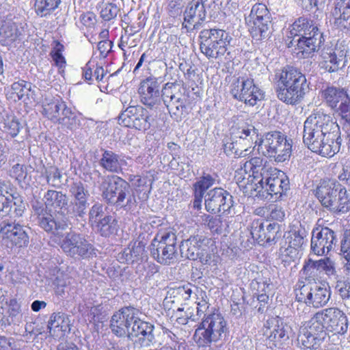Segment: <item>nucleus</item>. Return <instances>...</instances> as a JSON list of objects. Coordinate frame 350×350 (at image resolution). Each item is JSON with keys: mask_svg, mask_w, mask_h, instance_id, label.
I'll return each mask as SVG.
<instances>
[{"mask_svg": "<svg viewBox=\"0 0 350 350\" xmlns=\"http://www.w3.org/2000/svg\"><path fill=\"white\" fill-rule=\"evenodd\" d=\"M139 310L133 307H125L118 310L111 317L110 327L118 336L128 335L139 317Z\"/></svg>", "mask_w": 350, "mask_h": 350, "instance_id": "obj_19", "label": "nucleus"}, {"mask_svg": "<svg viewBox=\"0 0 350 350\" xmlns=\"http://www.w3.org/2000/svg\"><path fill=\"white\" fill-rule=\"evenodd\" d=\"M103 200L116 207H130L133 204L130 185L122 178L116 175L103 177L99 186Z\"/></svg>", "mask_w": 350, "mask_h": 350, "instance_id": "obj_4", "label": "nucleus"}, {"mask_svg": "<svg viewBox=\"0 0 350 350\" xmlns=\"http://www.w3.org/2000/svg\"><path fill=\"white\" fill-rule=\"evenodd\" d=\"M314 25L312 21L305 17H299L293 23L291 34L294 36L302 37L304 33L308 32Z\"/></svg>", "mask_w": 350, "mask_h": 350, "instance_id": "obj_48", "label": "nucleus"}, {"mask_svg": "<svg viewBox=\"0 0 350 350\" xmlns=\"http://www.w3.org/2000/svg\"><path fill=\"white\" fill-rule=\"evenodd\" d=\"M63 103L59 100H53L49 103L43 104L42 114L53 122L55 119H57L59 115L58 111L61 109V105Z\"/></svg>", "mask_w": 350, "mask_h": 350, "instance_id": "obj_52", "label": "nucleus"}, {"mask_svg": "<svg viewBox=\"0 0 350 350\" xmlns=\"http://www.w3.org/2000/svg\"><path fill=\"white\" fill-rule=\"evenodd\" d=\"M70 321L67 314L54 312L48 322L50 335L54 338H62L70 331Z\"/></svg>", "mask_w": 350, "mask_h": 350, "instance_id": "obj_33", "label": "nucleus"}, {"mask_svg": "<svg viewBox=\"0 0 350 350\" xmlns=\"http://www.w3.org/2000/svg\"><path fill=\"white\" fill-rule=\"evenodd\" d=\"M12 199L5 196L0 192V218L9 217L10 218L21 217L25 210V204L21 198Z\"/></svg>", "mask_w": 350, "mask_h": 350, "instance_id": "obj_29", "label": "nucleus"}, {"mask_svg": "<svg viewBox=\"0 0 350 350\" xmlns=\"http://www.w3.org/2000/svg\"><path fill=\"white\" fill-rule=\"evenodd\" d=\"M162 100L171 116L181 118L186 113L189 94L185 88L176 83H167L161 90Z\"/></svg>", "mask_w": 350, "mask_h": 350, "instance_id": "obj_13", "label": "nucleus"}, {"mask_svg": "<svg viewBox=\"0 0 350 350\" xmlns=\"http://www.w3.org/2000/svg\"><path fill=\"white\" fill-rule=\"evenodd\" d=\"M46 178L49 185L53 187H59L62 177L59 170L57 167H51L46 170Z\"/></svg>", "mask_w": 350, "mask_h": 350, "instance_id": "obj_62", "label": "nucleus"}, {"mask_svg": "<svg viewBox=\"0 0 350 350\" xmlns=\"http://www.w3.org/2000/svg\"><path fill=\"white\" fill-rule=\"evenodd\" d=\"M231 143L224 144L225 152L231 151L237 157H245L257 146L259 139L257 130L252 125L243 124L232 126Z\"/></svg>", "mask_w": 350, "mask_h": 350, "instance_id": "obj_6", "label": "nucleus"}, {"mask_svg": "<svg viewBox=\"0 0 350 350\" xmlns=\"http://www.w3.org/2000/svg\"><path fill=\"white\" fill-rule=\"evenodd\" d=\"M64 46L60 42L55 41V46L53 48V50L51 52V55L52 57L53 60L55 62L56 66L59 68V69H63L65 68L66 62L64 57L62 55V51L64 50Z\"/></svg>", "mask_w": 350, "mask_h": 350, "instance_id": "obj_58", "label": "nucleus"}, {"mask_svg": "<svg viewBox=\"0 0 350 350\" xmlns=\"http://www.w3.org/2000/svg\"><path fill=\"white\" fill-rule=\"evenodd\" d=\"M342 185L334 179L324 180L316 189V196L321 204L327 208L328 204H332V200L338 195Z\"/></svg>", "mask_w": 350, "mask_h": 350, "instance_id": "obj_31", "label": "nucleus"}, {"mask_svg": "<svg viewBox=\"0 0 350 350\" xmlns=\"http://www.w3.org/2000/svg\"><path fill=\"white\" fill-rule=\"evenodd\" d=\"M158 271L159 269L156 265L146 260H142L135 267V272L139 277L144 278L146 280H150Z\"/></svg>", "mask_w": 350, "mask_h": 350, "instance_id": "obj_49", "label": "nucleus"}, {"mask_svg": "<svg viewBox=\"0 0 350 350\" xmlns=\"http://www.w3.org/2000/svg\"><path fill=\"white\" fill-rule=\"evenodd\" d=\"M347 51L340 49L327 48L321 53V68L329 72H337L346 61Z\"/></svg>", "mask_w": 350, "mask_h": 350, "instance_id": "obj_26", "label": "nucleus"}, {"mask_svg": "<svg viewBox=\"0 0 350 350\" xmlns=\"http://www.w3.org/2000/svg\"><path fill=\"white\" fill-rule=\"evenodd\" d=\"M23 32V27L12 21L5 22L0 29V36L9 42L16 40Z\"/></svg>", "mask_w": 350, "mask_h": 350, "instance_id": "obj_41", "label": "nucleus"}, {"mask_svg": "<svg viewBox=\"0 0 350 350\" xmlns=\"http://www.w3.org/2000/svg\"><path fill=\"white\" fill-rule=\"evenodd\" d=\"M198 241L196 239H189L182 241L180 245V251L181 256L189 260H195L198 258H201L200 255V249H197Z\"/></svg>", "mask_w": 350, "mask_h": 350, "instance_id": "obj_43", "label": "nucleus"}, {"mask_svg": "<svg viewBox=\"0 0 350 350\" xmlns=\"http://www.w3.org/2000/svg\"><path fill=\"white\" fill-rule=\"evenodd\" d=\"M102 154L98 161L99 165L105 171L120 174L122 171V165L126 163L121 155L111 150L101 149Z\"/></svg>", "mask_w": 350, "mask_h": 350, "instance_id": "obj_32", "label": "nucleus"}, {"mask_svg": "<svg viewBox=\"0 0 350 350\" xmlns=\"http://www.w3.org/2000/svg\"><path fill=\"white\" fill-rule=\"evenodd\" d=\"M325 261V258L318 260L308 259L303 267L304 273L309 276H315L318 271H322Z\"/></svg>", "mask_w": 350, "mask_h": 350, "instance_id": "obj_59", "label": "nucleus"}, {"mask_svg": "<svg viewBox=\"0 0 350 350\" xmlns=\"http://www.w3.org/2000/svg\"><path fill=\"white\" fill-rule=\"evenodd\" d=\"M329 288L323 284L314 283L304 285L296 294L298 301H306L315 308H321L327 304L330 299Z\"/></svg>", "mask_w": 350, "mask_h": 350, "instance_id": "obj_18", "label": "nucleus"}, {"mask_svg": "<svg viewBox=\"0 0 350 350\" xmlns=\"http://www.w3.org/2000/svg\"><path fill=\"white\" fill-rule=\"evenodd\" d=\"M176 234L172 228L160 229L150 245L152 256L160 264L169 265L177 260Z\"/></svg>", "mask_w": 350, "mask_h": 350, "instance_id": "obj_5", "label": "nucleus"}, {"mask_svg": "<svg viewBox=\"0 0 350 350\" xmlns=\"http://www.w3.org/2000/svg\"><path fill=\"white\" fill-rule=\"evenodd\" d=\"M16 218H10L14 221L4 220L0 225V238L8 247H26L29 243V238L25 227L16 223Z\"/></svg>", "mask_w": 350, "mask_h": 350, "instance_id": "obj_14", "label": "nucleus"}, {"mask_svg": "<svg viewBox=\"0 0 350 350\" xmlns=\"http://www.w3.org/2000/svg\"><path fill=\"white\" fill-rule=\"evenodd\" d=\"M258 291L259 293L257 295V300L258 301L260 306L258 308V312L263 313L265 312V306L269 302V295L267 293L269 292V284L267 281L262 282H257Z\"/></svg>", "mask_w": 350, "mask_h": 350, "instance_id": "obj_50", "label": "nucleus"}, {"mask_svg": "<svg viewBox=\"0 0 350 350\" xmlns=\"http://www.w3.org/2000/svg\"><path fill=\"white\" fill-rule=\"evenodd\" d=\"M250 23L253 24L254 31L256 36L258 33L261 38H265L268 36L270 26V14L265 17L263 15L260 16L250 18Z\"/></svg>", "mask_w": 350, "mask_h": 350, "instance_id": "obj_44", "label": "nucleus"}, {"mask_svg": "<svg viewBox=\"0 0 350 350\" xmlns=\"http://www.w3.org/2000/svg\"><path fill=\"white\" fill-rule=\"evenodd\" d=\"M205 208L208 212L230 214L234 206L232 196L226 190L216 187L204 196Z\"/></svg>", "mask_w": 350, "mask_h": 350, "instance_id": "obj_16", "label": "nucleus"}, {"mask_svg": "<svg viewBox=\"0 0 350 350\" xmlns=\"http://www.w3.org/2000/svg\"><path fill=\"white\" fill-rule=\"evenodd\" d=\"M337 242L335 232L325 227L319 229L317 228L312 231L311 238V250L318 255L322 256L330 252Z\"/></svg>", "mask_w": 350, "mask_h": 350, "instance_id": "obj_22", "label": "nucleus"}, {"mask_svg": "<svg viewBox=\"0 0 350 350\" xmlns=\"http://www.w3.org/2000/svg\"><path fill=\"white\" fill-rule=\"evenodd\" d=\"M324 339L316 338V336L312 334L308 333L301 329L299 330V334L297 337L298 343L301 345V347L304 349H314L319 348L321 343Z\"/></svg>", "mask_w": 350, "mask_h": 350, "instance_id": "obj_46", "label": "nucleus"}, {"mask_svg": "<svg viewBox=\"0 0 350 350\" xmlns=\"http://www.w3.org/2000/svg\"><path fill=\"white\" fill-rule=\"evenodd\" d=\"M324 325L329 328L331 331L343 334L348 329V320L345 314L339 308L336 307L328 308L318 311Z\"/></svg>", "mask_w": 350, "mask_h": 350, "instance_id": "obj_25", "label": "nucleus"}, {"mask_svg": "<svg viewBox=\"0 0 350 350\" xmlns=\"http://www.w3.org/2000/svg\"><path fill=\"white\" fill-rule=\"evenodd\" d=\"M246 94L248 98H247L246 101H244V103L250 106H254L257 104L258 101H260L264 98L263 91L254 84L253 79L252 87Z\"/></svg>", "mask_w": 350, "mask_h": 350, "instance_id": "obj_56", "label": "nucleus"}, {"mask_svg": "<svg viewBox=\"0 0 350 350\" xmlns=\"http://www.w3.org/2000/svg\"><path fill=\"white\" fill-rule=\"evenodd\" d=\"M60 3V0H36L35 12L40 17H46L58 8Z\"/></svg>", "mask_w": 350, "mask_h": 350, "instance_id": "obj_42", "label": "nucleus"}, {"mask_svg": "<svg viewBox=\"0 0 350 350\" xmlns=\"http://www.w3.org/2000/svg\"><path fill=\"white\" fill-rule=\"evenodd\" d=\"M334 288L345 304L350 306V282L340 278L336 282Z\"/></svg>", "mask_w": 350, "mask_h": 350, "instance_id": "obj_51", "label": "nucleus"}, {"mask_svg": "<svg viewBox=\"0 0 350 350\" xmlns=\"http://www.w3.org/2000/svg\"><path fill=\"white\" fill-rule=\"evenodd\" d=\"M322 316H319L317 312L307 321H305L300 326L299 329L312 334L319 338L325 339L327 337L326 326L324 325L322 320Z\"/></svg>", "mask_w": 350, "mask_h": 350, "instance_id": "obj_37", "label": "nucleus"}, {"mask_svg": "<svg viewBox=\"0 0 350 350\" xmlns=\"http://www.w3.org/2000/svg\"><path fill=\"white\" fill-rule=\"evenodd\" d=\"M340 247V251L347 260L345 265V270L347 274L350 275V229L345 231Z\"/></svg>", "mask_w": 350, "mask_h": 350, "instance_id": "obj_57", "label": "nucleus"}, {"mask_svg": "<svg viewBox=\"0 0 350 350\" xmlns=\"http://www.w3.org/2000/svg\"><path fill=\"white\" fill-rule=\"evenodd\" d=\"M200 49L208 59H220L225 55L231 37L223 29H210L200 31Z\"/></svg>", "mask_w": 350, "mask_h": 350, "instance_id": "obj_9", "label": "nucleus"}, {"mask_svg": "<svg viewBox=\"0 0 350 350\" xmlns=\"http://www.w3.org/2000/svg\"><path fill=\"white\" fill-rule=\"evenodd\" d=\"M308 235V231L301 225H294L288 232L286 241L288 243V247L285 250L286 255L297 254V250L302 247L305 243V239Z\"/></svg>", "mask_w": 350, "mask_h": 350, "instance_id": "obj_34", "label": "nucleus"}, {"mask_svg": "<svg viewBox=\"0 0 350 350\" xmlns=\"http://www.w3.org/2000/svg\"><path fill=\"white\" fill-rule=\"evenodd\" d=\"M265 228L264 224L261 221H256L252 223L251 235L254 239L262 245L265 243Z\"/></svg>", "mask_w": 350, "mask_h": 350, "instance_id": "obj_61", "label": "nucleus"}, {"mask_svg": "<svg viewBox=\"0 0 350 350\" xmlns=\"http://www.w3.org/2000/svg\"><path fill=\"white\" fill-rule=\"evenodd\" d=\"M265 327L267 328V340L275 347L282 348L289 340L288 326L279 317H274L267 320Z\"/></svg>", "mask_w": 350, "mask_h": 350, "instance_id": "obj_24", "label": "nucleus"}, {"mask_svg": "<svg viewBox=\"0 0 350 350\" xmlns=\"http://www.w3.org/2000/svg\"><path fill=\"white\" fill-rule=\"evenodd\" d=\"M138 92L142 103L152 107L160 100V84L154 77H148L140 83Z\"/></svg>", "mask_w": 350, "mask_h": 350, "instance_id": "obj_27", "label": "nucleus"}, {"mask_svg": "<svg viewBox=\"0 0 350 350\" xmlns=\"http://www.w3.org/2000/svg\"><path fill=\"white\" fill-rule=\"evenodd\" d=\"M332 204H328L327 208L333 213H347L350 209V200L347 189L343 186L339 189L338 195L332 200Z\"/></svg>", "mask_w": 350, "mask_h": 350, "instance_id": "obj_39", "label": "nucleus"}, {"mask_svg": "<svg viewBox=\"0 0 350 350\" xmlns=\"http://www.w3.org/2000/svg\"><path fill=\"white\" fill-rule=\"evenodd\" d=\"M104 210V206L98 202L95 203L90 208L88 213L89 223L92 227L106 216Z\"/></svg>", "mask_w": 350, "mask_h": 350, "instance_id": "obj_55", "label": "nucleus"}, {"mask_svg": "<svg viewBox=\"0 0 350 350\" xmlns=\"http://www.w3.org/2000/svg\"><path fill=\"white\" fill-rule=\"evenodd\" d=\"M265 173V177L255 184L254 190L256 192V196L267 198L270 196L277 200L286 195L290 189L289 180L286 174L274 167L269 173Z\"/></svg>", "mask_w": 350, "mask_h": 350, "instance_id": "obj_8", "label": "nucleus"}, {"mask_svg": "<svg viewBox=\"0 0 350 350\" xmlns=\"http://www.w3.org/2000/svg\"><path fill=\"white\" fill-rule=\"evenodd\" d=\"M322 97L326 104L339 112L344 120L343 129L350 136V98L344 88L327 86L322 91Z\"/></svg>", "mask_w": 350, "mask_h": 350, "instance_id": "obj_12", "label": "nucleus"}, {"mask_svg": "<svg viewBox=\"0 0 350 350\" xmlns=\"http://www.w3.org/2000/svg\"><path fill=\"white\" fill-rule=\"evenodd\" d=\"M228 332L227 322L219 312L204 314L196 329L193 339L198 347H208L223 340Z\"/></svg>", "mask_w": 350, "mask_h": 350, "instance_id": "obj_3", "label": "nucleus"}, {"mask_svg": "<svg viewBox=\"0 0 350 350\" xmlns=\"http://www.w3.org/2000/svg\"><path fill=\"white\" fill-rule=\"evenodd\" d=\"M43 201L36 200L31 204L38 226L46 232L59 237V231L68 228V221L64 217H58L57 209L62 210L68 205V198L62 191L49 189L44 193Z\"/></svg>", "mask_w": 350, "mask_h": 350, "instance_id": "obj_1", "label": "nucleus"}, {"mask_svg": "<svg viewBox=\"0 0 350 350\" xmlns=\"http://www.w3.org/2000/svg\"><path fill=\"white\" fill-rule=\"evenodd\" d=\"M271 167L267 165V161L262 157H253L249 161H246L243 167L241 170L247 172V170L252 172V176L258 182V179H262L265 177V172L267 174L270 172Z\"/></svg>", "mask_w": 350, "mask_h": 350, "instance_id": "obj_36", "label": "nucleus"}, {"mask_svg": "<svg viewBox=\"0 0 350 350\" xmlns=\"http://www.w3.org/2000/svg\"><path fill=\"white\" fill-rule=\"evenodd\" d=\"M325 137L321 140V148L316 153L325 157H332L337 153L340 148L341 139L339 135L338 125L334 122H327L324 126Z\"/></svg>", "mask_w": 350, "mask_h": 350, "instance_id": "obj_23", "label": "nucleus"}, {"mask_svg": "<svg viewBox=\"0 0 350 350\" xmlns=\"http://www.w3.org/2000/svg\"><path fill=\"white\" fill-rule=\"evenodd\" d=\"M154 329L152 324L143 321L138 317L129 332V337H137L142 346L150 347L155 341Z\"/></svg>", "mask_w": 350, "mask_h": 350, "instance_id": "obj_30", "label": "nucleus"}, {"mask_svg": "<svg viewBox=\"0 0 350 350\" xmlns=\"http://www.w3.org/2000/svg\"><path fill=\"white\" fill-rule=\"evenodd\" d=\"M203 221L211 232H216L217 234L222 232L224 224L219 216L214 217L209 215H204Z\"/></svg>", "mask_w": 350, "mask_h": 350, "instance_id": "obj_60", "label": "nucleus"}, {"mask_svg": "<svg viewBox=\"0 0 350 350\" xmlns=\"http://www.w3.org/2000/svg\"><path fill=\"white\" fill-rule=\"evenodd\" d=\"M21 127L18 120L14 116H8L3 120L4 131L12 137H14L18 134Z\"/></svg>", "mask_w": 350, "mask_h": 350, "instance_id": "obj_53", "label": "nucleus"}, {"mask_svg": "<svg viewBox=\"0 0 350 350\" xmlns=\"http://www.w3.org/2000/svg\"><path fill=\"white\" fill-rule=\"evenodd\" d=\"M103 237H109L114 234L118 229L117 222L111 215H106L98 224L92 227Z\"/></svg>", "mask_w": 350, "mask_h": 350, "instance_id": "obj_45", "label": "nucleus"}, {"mask_svg": "<svg viewBox=\"0 0 350 350\" xmlns=\"http://www.w3.org/2000/svg\"><path fill=\"white\" fill-rule=\"evenodd\" d=\"M146 256L145 244L142 241H135L131 243L122 253L119 254V260L127 263H133L139 260L142 261Z\"/></svg>", "mask_w": 350, "mask_h": 350, "instance_id": "obj_35", "label": "nucleus"}, {"mask_svg": "<svg viewBox=\"0 0 350 350\" xmlns=\"http://www.w3.org/2000/svg\"><path fill=\"white\" fill-rule=\"evenodd\" d=\"M323 41L322 33L319 31L317 26L314 25L308 32L304 33V36L297 40L295 53L299 58H308L319 50Z\"/></svg>", "mask_w": 350, "mask_h": 350, "instance_id": "obj_20", "label": "nucleus"}, {"mask_svg": "<svg viewBox=\"0 0 350 350\" xmlns=\"http://www.w3.org/2000/svg\"><path fill=\"white\" fill-rule=\"evenodd\" d=\"M62 232L59 231V237H53L68 256L75 259H88L95 255L93 245L83 234L72 231L63 234Z\"/></svg>", "mask_w": 350, "mask_h": 350, "instance_id": "obj_10", "label": "nucleus"}, {"mask_svg": "<svg viewBox=\"0 0 350 350\" xmlns=\"http://www.w3.org/2000/svg\"><path fill=\"white\" fill-rule=\"evenodd\" d=\"M72 200L67 208V214L76 218H83L89 206L88 199L90 196L88 190L81 181L72 183L69 187Z\"/></svg>", "mask_w": 350, "mask_h": 350, "instance_id": "obj_17", "label": "nucleus"}, {"mask_svg": "<svg viewBox=\"0 0 350 350\" xmlns=\"http://www.w3.org/2000/svg\"><path fill=\"white\" fill-rule=\"evenodd\" d=\"M257 146L258 152L278 163L288 160L291 154V142L278 131L268 133L259 138Z\"/></svg>", "mask_w": 350, "mask_h": 350, "instance_id": "obj_7", "label": "nucleus"}, {"mask_svg": "<svg viewBox=\"0 0 350 350\" xmlns=\"http://www.w3.org/2000/svg\"><path fill=\"white\" fill-rule=\"evenodd\" d=\"M11 89L12 94L16 95L18 100H25L33 97L36 86L33 85L30 82L20 80L13 83Z\"/></svg>", "mask_w": 350, "mask_h": 350, "instance_id": "obj_40", "label": "nucleus"}, {"mask_svg": "<svg viewBox=\"0 0 350 350\" xmlns=\"http://www.w3.org/2000/svg\"><path fill=\"white\" fill-rule=\"evenodd\" d=\"M252 79L250 78H237L233 81L230 86V93L232 96L240 101H246L248 98L246 92L252 87Z\"/></svg>", "mask_w": 350, "mask_h": 350, "instance_id": "obj_38", "label": "nucleus"}, {"mask_svg": "<svg viewBox=\"0 0 350 350\" xmlns=\"http://www.w3.org/2000/svg\"><path fill=\"white\" fill-rule=\"evenodd\" d=\"M120 9L113 3H107L101 8L100 14V17L105 21H109L115 18Z\"/></svg>", "mask_w": 350, "mask_h": 350, "instance_id": "obj_63", "label": "nucleus"}, {"mask_svg": "<svg viewBox=\"0 0 350 350\" xmlns=\"http://www.w3.org/2000/svg\"><path fill=\"white\" fill-rule=\"evenodd\" d=\"M68 113L64 118L61 119L62 121L59 124L70 130L75 129L80 125V120L70 108Z\"/></svg>", "mask_w": 350, "mask_h": 350, "instance_id": "obj_64", "label": "nucleus"}, {"mask_svg": "<svg viewBox=\"0 0 350 350\" xmlns=\"http://www.w3.org/2000/svg\"><path fill=\"white\" fill-rule=\"evenodd\" d=\"M119 123L138 131H146L151 126V118L148 111L141 105L130 106L119 116Z\"/></svg>", "mask_w": 350, "mask_h": 350, "instance_id": "obj_15", "label": "nucleus"}, {"mask_svg": "<svg viewBox=\"0 0 350 350\" xmlns=\"http://www.w3.org/2000/svg\"><path fill=\"white\" fill-rule=\"evenodd\" d=\"M217 175L215 173L208 174L203 172L202 175L193 184V189L204 194L205 191L217 182Z\"/></svg>", "mask_w": 350, "mask_h": 350, "instance_id": "obj_47", "label": "nucleus"}, {"mask_svg": "<svg viewBox=\"0 0 350 350\" xmlns=\"http://www.w3.org/2000/svg\"><path fill=\"white\" fill-rule=\"evenodd\" d=\"M331 16L335 27L350 31V0H336Z\"/></svg>", "mask_w": 350, "mask_h": 350, "instance_id": "obj_28", "label": "nucleus"}, {"mask_svg": "<svg viewBox=\"0 0 350 350\" xmlns=\"http://www.w3.org/2000/svg\"><path fill=\"white\" fill-rule=\"evenodd\" d=\"M330 116L317 111L310 115L304 124L303 141L312 152H317L321 148V140L325 137L324 126L332 122Z\"/></svg>", "mask_w": 350, "mask_h": 350, "instance_id": "obj_11", "label": "nucleus"}, {"mask_svg": "<svg viewBox=\"0 0 350 350\" xmlns=\"http://www.w3.org/2000/svg\"><path fill=\"white\" fill-rule=\"evenodd\" d=\"M281 226L277 223H270L265 228V243L272 244L280 238Z\"/></svg>", "mask_w": 350, "mask_h": 350, "instance_id": "obj_54", "label": "nucleus"}, {"mask_svg": "<svg viewBox=\"0 0 350 350\" xmlns=\"http://www.w3.org/2000/svg\"><path fill=\"white\" fill-rule=\"evenodd\" d=\"M275 79L278 99L288 105L300 103L309 90L306 76L293 66L284 67L276 72Z\"/></svg>", "mask_w": 350, "mask_h": 350, "instance_id": "obj_2", "label": "nucleus"}, {"mask_svg": "<svg viewBox=\"0 0 350 350\" xmlns=\"http://www.w3.org/2000/svg\"><path fill=\"white\" fill-rule=\"evenodd\" d=\"M206 10L203 0H191L183 12V28L188 31L198 29L205 21Z\"/></svg>", "mask_w": 350, "mask_h": 350, "instance_id": "obj_21", "label": "nucleus"}]
</instances>
